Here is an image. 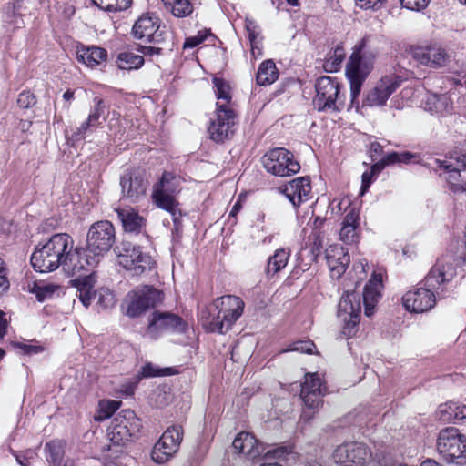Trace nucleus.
Wrapping results in <instances>:
<instances>
[{
	"label": "nucleus",
	"instance_id": "1",
	"mask_svg": "<svg viewBox=\"0 0 466 466\" xmlns=\"http://www.w3.org/2000/svg\"><path fill=\"white\" fill-rule=\"evenodd\" d=\"M63 270L71 276H77L71 280L73 287L76 289V296L82 304L87 308L91 304L96 292L94 287L96 277L93 269L99 262V258L88 250V248H73L66 250L64 258Z\"/></svg>",
	"mask_w": 466,
	"mask_h": 466
},
{
	"label": "nucleus",
	"instance_id": "2",
	"mask_svg": "<svg viewBox=\"0 0 466 466\" xmlns=\"http://www.w3.org/2000/svg\"><path fill=\"white\" fill-rule=\"evenodd\" d=\"M375 38L365 35L354 46L353 52L346 66V77L350 85V97L353 104L360 94L363 83L374 68L378 51L373 48Z\"/></svg>",
	"mask_w": 466,
	"mask_h": 466
},
{
	"label": "nucleus",
	"instance_id": "3",
	"mask_svg": "<svg viewBox=\"0 0 466 466\" xmlns=\"http://www.w3.org/2000/svg\"><path fill=\"white\" fill-rule=\"evenodd\" d=\"M244 306V301L234 295L218 298L201 312L202 325L209 332L225 334L241 317Z\"/></svg>",
	"mask_w": 466,
	"mask_h": 466
},
{
	"label": "nucleus",
	"instance_id": "4",
	"mask_svg": "<svg viewBox=\"0 0 466 466\" xmlns=\"http://www.w3.org/2000/svg\"><path fill=\"white\" fill-rule=\"evenodd\" d=\"M74 245L72 238L67 234H55L45 244L36 246L31 255V264L35 271L52 272L63 268L66 250Z\"/></svg>",
	"mask_w": 466,
	"mask_h": 466
},
{
	"label": "nucleus",
	"instance_id": "5",
	"mask_svg": "<svg viewBox=\"0 0 466 466\" xmlns=\"http://www.w3.org/2000/svg\"><path fill=\"white\" fill-rule=\"evenodd\" d=\"M341 88L342 85L336 77L329 76L319 77L315 83L314 107L319 112L341 111L345 104V96Z\"/></svg>",
	"mask_w": 466,
	"mask_h": 466
},
{
	"label": "nucleus",
	"instance_id": "6",
	"mask_svg": "<svg viewBox=\"0 0 466 466\" xmlns=\"http://www.w3.org/2000/svg\"><path fill=\"white\" fill-rule=\"evenodd\" d=\"M456 276L454 259L450 256H443L431 267L421 284L431 288L438 295V299H443L455 287Z\"/></svg>",
	"mask_w": 466,
	"mask_h": 466
},
{
	"label": "nucleus",
	"instance_id": "7",
	"mask_svg": "<svg viewBox=\"0 0 466 466\" xmlns=\"http://www.w3.org/2000/svg\"><path fill=\"white\" fill-rule=\"evenodd\" d=\"M162 299V292L152 286L137 287L126 295L122 311L126 316L135 319L155 308Z\"/></svg>",
	"mask_w": 466,
	"mask_h": 466
},
{
	"label": "nucleus",
	"instance_id": "8",
	"mask_svg": "<svg viewBox=\"0 0 466 466\" xmlns=\"http://www.w3.org/2000/svg\"><path fill=\"white\" fill-rule=\"evenodd\" d=\"M437 450L442 459L449 463H466V436L457 428L447 427L440 431Z\"/></svg>",
	"mask_w": 466,
	"mask_h": 466
},
{
	"label": "nucleus",
	"instance_id": "9",
	"mask_svg": "<svg viewBox=\"0 0 466 466\" xmlns=\"http://www.w3.org/2000/svg\"><path fill=\"white\" fill-rule=\"evenodd\" d=\"M232 446L238 453L250 459H256L261 455L265 459H281L293 451L291 445H281L266 451V446L249 432L242 431L234 439Z\"/></svg>",
	"mask_w": 466,
	"mask_h": 466
},
{
	"label": "nucleus",
	"instance_id": "10",
	"mask_svg": "<svg viewBox=\"0 0 466 466\" xmlns=\"http://www.w3.org/2000/svg\"><path fill=\"white\" fill-rule=\"evenodd\" d=\"M141 427V421L135 412L124 410L111 420L106 435L114 445H124L139 433Z\"/></svg>",
	"mask_w": 466,
	"mask_h": 466
},
{
	"label": "nucleus",
	"instance_id": "11",
	"mask_svg": "<svg viewBox=\"0 0 466 466\" xmlns=\"http://www.w3.org/2000/svg\"><path fill=\"white\" fill-rule=\"evenodd\" d=\"M360 311L359 296L353 291L347 290L341 296L338 307V318L341 322V334L344 338L350 339L357 333Z\"/></svg>",
	"mask_w": 466,
	"mask_h": 466
},
{
	"label": "nucleus",
	"instance_id": "12",
	"mask_svg": "<svg viewBox=\"0 0 466 466\" xmlns=\"http://www.w3.org/2000/svg\"><path fill=\"white\" fill-rule=\"evenodd\" d=\"M326 393L324 383L318 373H308L301 385L300 397L304 402L300 420L309 421L321 405V397Z\"/></svg>",
	"mask_w": 466,
	"mask_h": 466
},
{
	"label": "nucleus",
	"instance_id": "13",
	"mask_svg": "<svg viewBox=\"0 0 466 466\" xmlns=\"http://www.w3.org/2000/svg\"><path fill=\"white\" fill-rule=\"evenodd\" d=\"M402 78L390 73L382 76L366 91L362 102L363 106L381 107L387 105L389 98L401 86Z\"/></svg>",
	"mask_w": 466,
	"mask_h": 466
},
{
	"label": "nucleus",
	"instance_id": "14",
	"mask_svg": "<svg viewBox=\"0 0 466 466\" xmlns=\"http://www.w3.org/2000/svg\"><path fill=\"white\" fill-rule=\"evenodd\" d=\"M115 241L116 231L113 224L108 220H100L90 227L86 248L100 258L111 249Z\"/></svg>",
	"mask_w": 466,
	"mask_h": 466
},
{
	"label": "nucleus",
	"instance_id": "15",
	"mask_svg": "<svg viewBox=\"0 0 466 466\" xmlns=\"http://www.w3.org/2000/svg\"><path fill=\"white\" fill-rule=\"evenodd\" d=\"M265 169L278 177H289L298 173L300 169L299 163L289 150L277 147L269 150L262 157Z\"/></svg>",
	"mask_w": 466,
	"mask_h": 466
},
{
	"label": "nucleus",
	"instance_id": "16",
	"mask_svg": "<svg viewBox=\"0 0 466 466\" xmlns=\"http://www.w3.org/2000/svg\"><path fill=\"white\" fill-rule=\"evenodd\" d=\"M335 463L341 466H368L371 451L368 446L359 441H347L336 447L332 452Z\"/></svg>",
	"mask_w": 466,
	"mask_h": 466
},
{
	"label": "nucleus",
	"instance_id": "17",
	"mask_svg": "<svg viewBox=\"0 0 466 466\" xmlns=\"http://www.w3.org/2000/svg\"><path fill=\"white\" fill-rule=\"evenodd\" d=\"M135 38L153 44H161L165 41L167 32L162 25L160 18L153 13L141 15L132 28Z\"/></svg>",
	"mask_w": 466,
	"mask_h": 466
},
{
	"label": "nucleus",
	"instance_id": "18",
	"mask_svg": "<svg viewBox=\"0 0 466 466\" xmlns=\"http://www.w3.org/2000/svg\"><path fill=\"white\" fill-rule=\"evenodd\" d=\"M410 53L418 64L431 68L444 67L451 61L449 52L439 43L411 46Z\"/></svg>",
	"mask_w": 466,
	"mask_h": 466
},
{
	"label": "nucleus",
	"instance_id": "19",
	"mask_svg": "<svg viewBox=\"0 0 466 466\" xmlns=\"http://www.w3.org/2000/svg\"><path fill=\"white\" fill-rule=\"evenodd\" d=\"M118 264L132 275L140 276L153 268L154 261L140 247L124 243L118 254Z\"/></svg>",
	"mask_w": 466,
	"mask_h": 466
},
{
	"label": "nucleus",
	"instance_id": "20",
	"mask_svg": "<svg viewBox=\"0 0 466 466\" xmlns=\"http://www.w3.org/2000/svg\"><path fill=\"white\" fill-rule=\"evenodd\" d=\"M182 439L181 426L174 425L167 428L153 447L152 460L157 463H164L170 460L178 451Z\"/></svg>",
	"mask_w": 466,
	"mask_h": 466
},
{
	"label": "nucleus",
	"instance_id": "21",
	"mask_svg": "<svg viewBox=\"0 0 466 466\" xmlns=\"http://www.w3.org/2000/svg\"><path fill=\"white\" fill-rule=\"evenodd\" d=\"M187 325L185 321L176 314L170 312L154 311L148 319L147 336L152 339L167 332H184Z\"/></svg>",
	"mask_w": 466,
	"mask_h": 466
},
{
	"label": "nucleus",
	"instance_id": "22",
	"mask_svg": "<svg viewBox=\"0 0 466 466\" xmlns=\"http://www.w3.org/2000/svg\"><path fill=\"white\" fill-rule=\"evenodd\" d=\"M235 118V112L230 106L217 102L216 117L211 120L208 129L210 138L217 143L228 139L233 133Z\"/></svg>",
	"mask_w": 466,
	"mask_h": 466
},
{
	"label": "nucleus",
	"instance_id": "23",
	"mask_svg": "<svg viewBox=\"0 0 466 466\" xmlns=\"http://www.w3.org/2000/svg\"><path fill=\"white\" fill-rule=\"evenodd\" d=\"M437 299L438 295L423 285L407 291L402 297V304L408 311L424 313L435 306Z\"/></svg>",
	"mask_w": 466,
	"mask_h": 466
},
{
	"label": "nucleus",
	"instance_id": "24",
	"mask_svg": "<svg viewBox=\"0 0 466 466\" xmlns=\"http://www.w3.org/2000/svg\"><path fill=\"white\" fill-rule=\"evenodd\" d=\"M294 208H299L311 197V185L308 177H300L290 180L278 187Z\"/></svg>",
	"mask_w": 466,
	"mask_h": 466
},
{
	"label": "nucleus",
	"instance_id": "25",
	"mask_svg": "<svg viewBox=\"0 0 466 466\" xmlns=\"http://www.w3.org/2000/svg\"><path fill=\"white\" fill-rule=\"evenodd\" d=\"M94 106L91 107L87 118L81 123L80 127L73 133L75 140L85 138L86 133L91 127H98L102 124L101 118L106 120L109 106L101 97L96 96L93 99Z\"/></svg>",
	"mask_w": 466,
	"mask_h": 466
},
{
	"label": "nucleus",
	"instance_id": "26",
	"mask_svg": "<svg viewBox=\"0 0 466 466\" xmlns=\"http://www.w3.org/2000/svg\"><path fill=\"white\" fill-rule=\"evenodd\" d=\"M120 185L123 198L136 203L145 197L148 183L139 175L126 173L121 177Z\"/></svg>",
	"mask_w": 466,
	"mask_h": 466
},
{
	"label": "nucleus",
	"instance_id": "27",
	"mask_svg": "<svg viewBox=\"0 0 466 466\" xmlns=\"http://www.w3.org/2000/svg\"><path fill=\"white\" fill-rule=\"evenodd\" d=\"M326 259L332 278L339 279L350 264L348 250L339 245H331L326 250Z\"/></svg>",
	"mask_w": 466,
	"mask_h": 466
},
{
	"label": "nucleus",
	"instance_id": "28",
	"mask_svg": "<svg viewBox=\"0 0 466 466\" xmlns=\"http://www.w3.org/2000/svg\"><path fill=\"white\" fill-rule=\"evenodd\" d=\"M381 289L382 277L380 274L374 273L365 285L363 291L364 313L367 317L373 315L376 304L380 298Z\"/></svg>",
	"mask_w": 466,
	"mask_h": 466
},
{
	"label": "nucleus",
	"instance_id": "29",
	"mask_svg": "<svg viewBox=\"0 0 466 466\" xmlns=\"http://www.w3.org/2000/svg\"><path fill=\"white\" fill-rule=\"evenodd\" d=\"M339 238L347 244L356 243L359 239L358 227L360 225V215L354 208H350L341 223Z\"/></svg>",
	"mask_w": 466,
	"mask_h": 466
},
{
	"label": "nucleus",
	"instance_id": "30",
	"mask_svg": "<svg viewBox=\"0 0 466 466\" xmlns=\"http://www.w3.org/2000/svg\"><path fill=\"white\" fill-rule=\"evenodd\" d=\"M116 211L126 232L139 234L144 230L146 220L134 208H116Z\"/></svg>",
	"mask_w": 466,
	"mask_h": 466
},
{
	"label": "nucleus",
	"instance_id": "31",
	"mask_svg": "<svg viewBox=\"0 0 466 466\" xmlns=\"http://www.w3.org/2000/svg\"><path fill=\"white\" fill-rule=\"evenodd\" d=\"M425 109L431 114L448 115L453 109V101L447 93L438 95L436 93H429L424 101Z\"/></svg>",
	"mask_w": 466,
	"mask_h": 466
},
{
	"label": "nucleus",
	"instance_id": "32",
	"mask_svg": "<svg viewBox=\"0 0 466 466\" xmlns=\"http://www.w3.org/2000/svg\"><path fill=\"white\" fill-rule=\"evenodd\" d=\"M435 163L440 168H443L447 171L445 177L449 188L454 194L466 193V178L462 177L461 170L458 167H453L451 163L446 160L436 159Z\"/></svg>",
	"mask_w": 466,
	"mask_h": 466
},
{
	"label": "nucleus",
	"instance_id": "33",
	"mask_svg": "<svg viewBox=\"0 0 466 466\" xmlns=\"http://www.w3.org/2000/svg\"><path fill=\"white\" fill-rule=\"evenodd\" d=\"M436 417L445 423H455L466 419V404L453 401L441 404L436 411Z\"/></svg>",
	"mask_w": 466,
	"mask_h": 466
},
{
	"label": "nucleus",
	"instance_id": "34",
	"mask_svg": "<svg viewBox=\"0 0 466 466\" xmlns=\"http://www.w3.org/2000/svg\"><path fill=\"white\" fill-rule=\"evenodd\" d=\"M77 60L88 67H96L106 61L107 52L98 46L81 47L76 52Z\"/></svg>",
	"mask_w": 466,
	"mask_h": 466
},
{
	"label": "nucleus",
	"instance_id": "35",
	"mask_svg": "<svg viewBox=\"0 0 466 466\" xmlns=\"http://www.w3.org/2000/svg\"><path fill=\"white\" fill-rule=\"evenodd\" d=\"M152 199L159 208L166 210L172 216L175 223L177 222L178 218L181 216V213L177 208L178 203L176 200L175 196L153 190Z\"/></svg>",
	"mask_w": 466,
	"mask_h": 466
},
{
	"label": "nucleus",
	"instance_id": "36",
	"mask_svg": "<svg viewBox=\"0 0 466 466\" xmlns=\"http://www.w3.org/2000/svg\"><path fill=\"white\" fill-rule=\"evenodd\" d=\"M144 63L143 56L131 50L120 51L116 58V65L121 70H137L143 66Z\"/></svg>",
	"mask_w": 466,
	"mask_h": 466
},
{
	"label": "nucleus",
	"instance_id": "37",
	"mask_svg": "<svg viewBox=\"0 0 466 466\" xmlns=\"http://www.w3.org/2000/svg\"><path fill=\"white\" fill-rule=\"evenodd\" d=\"M279 77V70L272 59L263 61L258 69L256 81L258 86L273 84Z\"/></svg>",
	"mask_w": 466,
	"mask_h": 466
},
{
	"label": "nucleus",
	"instance_id": "38",
	"mask_svg": "<svg viewBox=\"0 0 466 466\" xmlns=\"http://www.w3.org/2000/svg\"><path fill=\"white\" fill-rule=\"evenodd\" d=\"M291 251L289 248H278L268 259L267 274L275 275L286 268Z\"/></svg>",
	"mask_w": 466,
	"mask_h": 466
},
{
	"label": "nucleus",
	"instance_id": "39",
	"mask_svg": "<svg viewBox=\"0 0 466 466\" xmlns=\"http://www.w3.org/2000/svg\"><path fill=\"white\" fill-rule=\"evenodd\" d=\"M46 459L52 466H61L65 453V443L59 440H53L45 445Z\"/></svg>",
	"mask_w": 466,
	"mask_h": 466
},
{
	"label": "nucleus",
	"instance_id": "40",
	"mask_svg": "<svg viewBox=\"0 0 466 466\" xmlns=\"http://www.w3.org/2000/svg\"><path fill=\"white\" fill-rule=\"evenodd\" d=\"M179 177L170 172H164L160 181L154 186V191L175 196L179 190Z\"/></svg>",
	"mask_w": 466,
	"mask_h": 466
},
{
	"label": "nucleus",
	"instance_id": "41",
	"mask_svg": "<svg viewBox=\"0 0 466 466\" xmlns=\"http://www.w3.org/2000/svg\"><path fill=\"white\" fill-rule=\"evenodd\" d=\"M345 58V52L343 47L337 46L332 52L328 55V57L323 63V67L327 72H337L339 70L341 64Z\"/></svg>",
	"mask_w": 466,
	"mask_h": 466
},
{
	"label": "nucleus",
	"instance_id": "42",
	"mask_svg": "<svg viewBox=\"0 0 466 466\" xmlns=\"http://www.w3.org/2000/svg\"><path fill=\"white\" fill-rule=\"evenodd\" d=\"M214 92L218 102L230 106L231 93L229 84L220 77L213 78Z\"/></svg>",
	"mask_w": 466,
	"mask_h": 466
},
{
	"label": "nucleus",
	"instance_id": "43",
	"mask_svg": "<svg viewBox=\"0 0 466 466\" xmlns=\"http://www.w3.org/2000/svg\"><path fill=\"white\" fill-rule=\"evenodd\" d=\"M58 286L51 283L35 282L30 291L35 295L38 301H44L52 297Z\"/></svg>",
	"mask_w": 466,
	"mask_h": 466
},
{
	"label": "nucleus",
	"instance_id": "44",
	"mask_svg": "<svg viewBox=\"0 0 466 466\" xmlns=\"http://www.w3.org/2000/svg\"><path fill=\"white\" fill-rule=\"evenodd\" d=\"M120 402L116 400H101L99 402V409L95 415L96 421H102L111 417L119 408Z\"/></svg>",
	"mask_w": 466,
	"mask_h": 466
},
{
	"label": "nucleus",
	"instance_id": "45",
	"mask_svg": "<svg viewBox=\"0 0 466 466\" xmlns=\"http://www.w3.org/2000/svg\"><path fill=\"white\" fill-rule=\"evenodd\" d=\"M167 7L177 17H186L193 11V6L188 0H175Z\"/></svg>",
	"mask_w": 466,
	"mask_h": 466
},
{
	"label": "nucleus",
	"instance_id": "46",
	"mask_svg": "<svg viewBox=\"0 0 466 466\" xmlns=\"http://www.w3.org/2000/svg\"><path fill=\"white\" fill-rule=\"evenodd\" d=\"M251 238L258 245L268 244L272 241L273 235L268 234V228L265 225H254L251 228Z\"/></svg>",
	"mask_w": 466,
	"mask_h": 466
},
{
	"label": "nucleus",
	"instance_id": "47",
	"mask_svg": "<svg viewBox=\"0 0 466 466\" xmlns=\"http://www.w3.org/2000/svg\"><path fill=\"white\" fill-rule=\"evenodd\" d=\"M172 368L158 369L152 363H147L141 369L140 376L144 378L172 375Z\"/></svg>",
	"mask_w": 466,
	"mask_h": 466
},
{
	"label": "nucleus",
	"instance_id": "48",
	"mask_svg": "<svg viewBox=\"0 0 466 466\" xmlns=\"http://www.w3.org/2000/svg\"><path fill=\"white\" fill-rule=\"evenodd\" d=\"M245 29L248 34L249 43L262 40L261 32L258 25L252 18L246 16Z\"/></svg>",
	"mask_w": 466,
	"mask_h": 466
},
{
	"label": "nucleus",
	"instance_id": "49",
	"mask_svg": "<svg viewBox=\"0 0 466 466\" xmlns=\"http://www.w3.org/2000/svg\"><path fill=\"white\" fill-rule=\"evenodd\" d=\"M14 456L21 466H30L31 462L36 459L37 452L35 450L28 449L24 451L14 452Z\"/></svg>",
	"mask_w": 466,
	"mask_h": 466
},
{
	"label": "nucleus",
	"instance_id": "50",
	"mask_svg": "<svg viewBox=\"0 0 466 466\" xmlns=\"http://www.w3.org/2000/svg\"><path fill=\"white\" fill-rule=\"evenodd\" d=\"M324 238L325 234L322 230L312 231L309 235V239L311 242V251L314 255L317 256L322 248Z\"/></svg>",
	"mask_w": 466,
	"mask_h": 466
},
{
	"label": "nucleus",
	"instance_id": "51",
	"mask_svg": "<svg viewBox=\"0 0 466 466\" xmlns=\"http://www.w3.org/2000/svg\"><path fill=\"white\" fill-rule=\"evenodd\" d=\"M36 103L35 96L30 91H23L19 94L17 98V105L21 108H29L35 106Z\"/></svg>",
	"mask_w": 466,
	"mask_h": 466
},
{
	"label": "nucleus",
	"instance_id": "52",
	"mask_svg": "<svg viewBox=\"0 0 466 466\" xmlns=\"http://www.w3.org/2000/svg\"><path fill=\"white\" fill-rule=\"evenodd\" d=\"M315 349V345L310 340H299L292 344L289 351H298L301 353H312Z\"/></svg>",
	"mask_w": 466,
	"mask_h": 466
},
{
	"label": "nucleus",
	"instance_id": "53",
	"mask_svg": "<svg viewBox=\"0 0 466 466\" xmlns=\"http://www.w3.org/2000/svg\"><path fill=\"white\" fill-rule=\"evenodd\" d=\"M431 0H400L402 7L412 11H421L425 9Z\"/></svg>",
	"mask_w": 466,
	"mask_h": 466
},
{
	"label": "nucleus",
	"instance_id": "54",
	"mask_svg": "<svg viewBox=\"0 0 466 466\" xmlns=\"http://www.w3.org/2000/svg\"><path fill=\"white\" fill-rule=\"evenodd\" d=\"M14 346L27 355L38 354L44 350L43 347L40 345L27 344L24 342H15Z\"/></svg>",
	"mask_w": 466,
	"mask_h": 466
},
{
	"label": "nucleus",
	"instance_id": "55",
	"mask_svg": "<svg viewBox=\"0 0 466 466\" xmlns=\"http://www.w3.org/2000/svg\"><path fill=\"white\" fill-rule=\"evenodd\" d=\"M387 0H355L356 5L361 9L378 10L380 9Z\"/></svg>",
	"mask_w": 466,
	"mask_h": 466
},
{
	"label": "nucleus",
	"instance_id": "56",
	"mask_svg": "<svg viewBox=\"0 0 466 466\" xmlns=\"http://www.w3.org/2000/svg\"><path fill=\"white\" fill-rule=\"evenodd\" d=\"M136 50L141 53L144 58L145 56L152 58L155 56H160L162 54V48L157 46L137 45Z\"/></svg>",
	"mask_w": 466,
	"mask_h": 466
},
{
	"label": "nucleus",
	"instance_id": "57",
	"mask_svg": "<svg viewBox=\"0 0 466 466\" xmlns=\"http://www.w3.org/2000/svg\"><path fill=\"white\" fill-rule=\"evenodd\" d=\"M10 283L6 276V268L4 260L0 258V294L9 289Z\"/></svg>",
	"mask_w": 466,
	"mask_h": 466
},
{
	"label": "nucleus",
	"instance_id": "58",
	"mask_svg": "<svg viewBox=\"0 0 466 466\" xmlns=\"http://www.w3.org/2000/svg\"><path fill=\"white\" fill-rule=\"evenodd\" d=\"M206 38V34L198 32L197 35L187 37L183 45V47L193 48L200 45Z\"/></svg>",
	"mask_w": 466,
	"mask_h": 466
},
{
	"label": "nucleus",
	"instance_id": "59",
	"mask_svg": "<svg viewBox=\"0 0 466 466\" xmlns=\"http://www.w3.org/2000/svg\"><path fill=\"white\" fill-rule=\"evenodd\" d=\"M98 303L105 308L114 304V295L108 289H101L99 291Z\"/></svg>",
	"mask_w": 466,
	"mask_h": 466
},
{
	"label": "nucleus",
	"instance_id": "60",
	"mask_svg": "<svg viewBox=\"0 0 466 466\" xmlns=\"http://www.w3.org/2000/svg\"><path fill=\"white\" fill-rule=\"evenodd\" d=\"M132 0H113L109 12L127 10L131 5Z\"/></svg>",
	"mask_w": 466,
	"mask_h": 466
},
{
	"label": "nucleus",
	"instance_id": "61",
	"mask_svg": "<svg viewBox=\"0 0 466 466\" xmlns=\"http://www.w3.org/2000/svg\"><path fill=\"white\" fill-rule=\"evenodd\" d=\"M374 175L370 171H366L362 174V181H361V194L363 195L373 181Z\"/></svg>",
	"mask_w": 466,
	"mask_h": 466
},
{
	"label": "nucleus",
	"instance_id": "62",
	"mask_svg": "<svg viewBox=\"0 0 466 466\" xmlns=\"http://www.w3.org/2000/svg\"><path fill=\"white\" fill-rule=\"evenodd\" d=\"M382 160L386 166L399 163V152L388 153L382 157Z\"/></svg>",
	"mask_w": 466,
	"mask_h": 466
},
{
	"label": "nucleus",
	"instance_id": "63",
	"mask_svg": "<svg viewBox=\"0 0 466 466\" xmlns=\"http://www.w3.org/2000/svg\"><path fill=\"white\" fill-rule=\"evenodd\" d=\"M417 158V155L408 151L399 153V163H410L413 159Z\"/></svg>",
	"mask_w": 466,
	"mask_h": 466
},
{
	"label": "nucleus",
	"instance_id": "64",
	"mask_svg": "<svg viewBox=\"0 0 466 466\" xmlns=\"http://www.w3.org/2000/svg\"><path fill=\"white\" fill-rule=\"evenodd\" d=\"M261 41L250 43L251 55L254 58H257L262 55Z\"/></svg>",
	"mask_w": 466,
	"mask_h": 466
}]
</instances>
